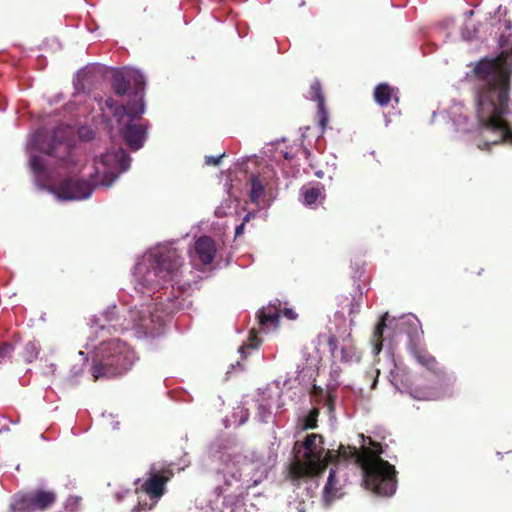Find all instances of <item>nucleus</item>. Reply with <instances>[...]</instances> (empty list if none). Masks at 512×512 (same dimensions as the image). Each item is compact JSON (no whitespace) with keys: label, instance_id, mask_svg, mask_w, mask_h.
<instances>
[{"label":"nucleus","instance_id":"30","mask_svg":"<svg viewBox=\"0 0 512 512\" xmlns=\"http://www.w3.org/2000/svg\"><path fill=\"white\" fill-rule=\"evenodd\" d=\"M78 134L79 137L85 141L91 140L94 136L93 130L89 127H81L78 131Z\"/></svg>","mask_w":512,"mask_h":512},{"label":"nucleus","instance_id":"1","mask_svg":"<svg viewBox=\"0 0 512 512\" xmlns=\"http://www.w3.org/2000/svg\"><path fill=\"white\" fill-rule=\"evenodd\" d=\"M183 258L179 251L170 245H159L147 251L134 268L135 290L141 294L152 296L154 309L142 304L118 315L117 307H108L100 316L90 319L91 326H98L102 331L117 327L121 330L136 329L139 333L148 334L154 330V323L159 322L163 315H170L180 308L178 296L174 292V284L180 282Z\"/></svg>","mask_w":512,"mask_h":512},{"label":"nucleus","instance_id":"36","mask_svg":"<svg viewBox=\"0 0 512 512\" xmlns=\"http://www.w3.org/2000/svg\"><path fill=\"white\" fill-rule=\"evenodd\" d=\"M245 224L241 223L235 228V237H239L244 233Z\"/></svg>","mask_w":512,"mask_h":512},{"label":"nucleus","instance_id":"32","mask_svg":"<svg viewBox=\"0 0 512 512\" xmlns=\"http://www.w3.org/2000/svg\"><path fill=\"white\" fill-rule=\"evenodd\" d=\"M225 156V153L218 157L208 156L206 157V163L209 165H219L221 162V159Z\"/></svg>","mask_w":512,"mask_h":512},{"label":"nucleus","instance_id":"34","mask_svg":"<svg viewBox=\"0 0 512 512\" xmlns=\"http://www.w3.org/2000/svg\"><path fill=\"white\" fill-rule=\"evenodd\" d=\"M105 106L107 108H109L110 110H112V112L114 113L116 108H118L120 105H117L116 101L110 97V98L106 99Z\"/></svg>","mask_w":512,"mask_h":512},{"label":"nucleus","instance_id":"5","mask_svg":"<svg viewBox=\"0 0 512 512\" xmlns=\"http://www.w3.org/2000/svg\"><path fill=\"white\" fill-rule=\"evenodd\" d=\"M130 161L123 148L107 151L95 162V173L89 180L68 177L53 186L51 192L66 201L87 199L97 185L111 186L121 173L129 169Z\"/></svg>","mask_w":512,"mask_h":512},{"label":"nucleus","instance_id":"12","mask_svg":"<svg viewBox=\"0 0 512 512\" xmlns=\"http://www.w3.org/2000/svg\"><path fill=\"white\" fill-rule=\"evenodd\" d=\"M309 96L312 100L317 101L318 103V114H319V124L324 130L327 122H328V112L325 108L324 104V96L321 90V84L319 81H314L311 84L310 90H309Z\"/></svg>","mask_w":512,"mask_h":512},{"label":"nucleus","instance_id":"13","mask_svg":"<svg viewBox=\"0 0 512 512\" xmlns=\"http://www.w3.org/2000/svg\"><path fill=\"white\" fill-rule=\"evenodd\" d=\"M29 166L33 173L38 177L49 178L53 173L52 163L40 155H31Z\"/></svg>","mask_w":512,"mask_h":512},{"label":"nucleus","instance_id":"17","mask_svg":"<svg viewBox=\"0 0 512 512\" xmlns=\"http://www.w3.org/2000/svg\"><path fill=\"white\" fill-rule=\"evenodd\" d=\"M280 310L275 304H271L267 309L259 311L258 318L261 325H278Z\"/></svg>","mask_w":512,"mask_h":512},{"label":"nucleus","instance_id":"37","mask_svg":"<svg viewBox=\"0 0 512 512\" xmlns=\"http://www.w3.org/2000/svg\"><path fill=\"white\" fill-rule=\"evenodd\" d=\"M336 338L334 336L330 337L329 340H328V345L330 347V350L332 353H334L335 349H336Z\"/></svg>","mask_w":512,"mask_h":512},{"label":"nucleus","instance_id":"10","mask_svg":"<svg viewBox=\"0 0 512 512\" xmlns=\"http://www.w3.org/2000/svg\"><path fill=\"white\" fill-rule=\"evenodd\" d=\"M339 373L337 370H333L330 373V379L327 383L326 390L320 386L313 385L311 389V395L315 397L319 402H323L327 406L330 414L335 411V403L337 398V389L340 385L338 381Z\"/></svg>","mask_w":512,"mask_h":512},{"label":"nucleus","instance_id":"43","mask_svg":"<svg viewBox=\"0 0 512 512\" xmlns=\"http://www.w3.org/2000/svg\"><path fill=\"white\" fill-rule=\"evenodd\" d=\"M248 414L246 413L245 416H242L240 424H243L247 420Z\"/></svg>","mask_w":512,"mask_h":512},{"label":"nucleus","instance_id":"26","mask_svg":"<svg viewBox=\"0 0 512 512\" xmlns=\"http://www.w3.org/2000/svg\"><path fill=\"white\" fill-rule=\"evenodd\" d=\"M413 397L419 400H437L442 397V394L437 390L416 391Z\"/></svg>","mask_w":512,"mask_h":512},{"label":"nucleus","instance_id":"41","mask_svg":"<svg viewBox=\"0 0 512 512\" xmlns=\"http://www.w3.org/2000/svg\"><path fill=\"white\" fill-rule=\"evenodd\" d=\"M339 449H342V448H356L355 446H351V445H348V446H344L343 444H340L338 446Z\"/></svg>","mask_w":512,"mask_h":512},{"label":"nucleus","instance_id":"20","mask_svg":"<svg viewBox=\"0 0 512 512\" xmlns=\"http://www.w3.org/2000/svg\"><path fill=\"white\" fill-rule=\"evenodd\" d=\"M301 440H297L294 444L293 448H298V443ZM324 444L323 436L317 433L306 434L302 440V444L299 448H321V445Z\"/></svg>","mask_w":512,"mask_h":512},{"label":"nucleus","instance_id":"3","mask_svg":"<svg viewBox=\"0 0 512 512\" xmlns=\"http://www.w3.org/2000/svg\"><path fill=\"white\" fill-rule=\"evenodd\" d=\"M384 450H293L287 470L290 481L299 485L321 476L336 459L350 461L362 470L367 489L377 495L392 496L397 489V471L382 459Z\"/></svg>","mask_w":512,"mask_h":512},{"label":"nucleus","instance_id":"40","mask_svg":"<svg viewBox=\"0 0 512 512\" xmlns=\"http://www.w3.org/2000/svg\"><path fill=\"white\" fill-rule=\"evenodd\" d=\"M9 428L7 425H2L0 426V433H2L3 431H7Z\"/></svg>","mask_w":512,"mask_h":512},{"label":"nucleus","instance_id":"31","mask_svg":"<svg viewBox=\"0 0 512 512\" xmlns=\"http://www.w3.org/2000/svg\"><path fill=\"white\" fill-rule=\"evenodd\" d=\"M340 352L342 361H351L354 356V352L351 347H342Z\"/></svg>","mask_w":512,"mask_h":512},{"label":"nucleus","instance_id":"6","mask_svg":"<svg viewBox=\"0 0 512 512\" xmlns=\"http://www.w3.org/2000/svg\"><path fill=\"white\" fill-rule=\"evenodd\" d=\"M135 360L134 351L121 340L103 341L95 351L91 374L94 380L121 376L132 367Z\"/></svg>","mask_w":512,"mask_h":512},{"label":"nucleus","instance_id":"28","mask_svg":"<svg viewBox=\"0 0 512 512\" xmlns=\"http://www.w3.org/2000/svg\"><path fill=\"white\" fill-rule=\"evenodd\" d=\"M231 209V200L227 199L224 202H222L218 207L215 209V215L218 218H222L227 216L230 213Z\"/></svg>","mask_w":512,"mask_h":512},{"label":"nucleus","instance_id":"44","mask_svg":"<svg viewBox=\"0 0 512 512\" xmlns=\"http://www.w3.org/2000/svg\"><path fill=\"white\" fill-rule=\"evenodd\" d=\"M316 175H317L318 177H322V172H317V173H316Z\"/></svg>","mask_w":512,"mask_h":512},{"label":"nucleus","instance_id":"23","mask_svg":"<svg viewBox=\"0 0 512 512\" xmlns=\"http://www.w3.org/2000/svg\"><path fill=\"white\" fill-rule=\"evenodd\" d=\"M338 480L336 479V473L333 468L329 471V476L327 479V483L324 486L323 492L324 496L327 499H331L337 496L338 488H337Z\"/></svg>","mask_w":512,"mask_h":512},{"label":"nucleus","instance_id":"33","mask_svg":"<svg viewBox=\"0 0 512 512\" xmlns=\"http://www.w3.org/2000/svg\"><path fill=\"white\" fill-rule=\"evenodd\" d=\"M282 315L288 318L289 320H295L297 318V313L291 308H284L282 311Z\"/></svg>","mask_w":512,"mask_h":512},{"label":"nucleus","instance_id":"35","mask_svg":"<svg viewBox=\"0 0 512 512\" xmlns=\"http://www.w3.org/2000/svg\"><path fill=\"white\" fill-rule=\"evenodd\" d=\"M367 439L369 440V444L372 445L371 448L382 449V448H387L388 447L387 443H375V442L372 441V439L370 437H368Z\"/></svg>","mask_w":512,"mask_h":512},{"label":"nucleus","instance_id":"18","mask_svg":"<svg viewBox=\"0 0 512 512\" xmlns=\"http://www.w3.org/2000/svg\"><path fill=\"white\" fill-rule=\"evenodd\" d=\"M462 104L458 103L455 104L451 108V118L453 120L454 125L456 126V129L461 132H470L471 127L468 126V118L464 115H462L461 112Z\"/></svg>","mask_w":512,"mask_h":512},{"label":"nucleus","instance_id":"22","mask_svg":"<svg viewBox=\"0 0 512 512\" xmlns=\"http://www.w3.org/2000/svg\"><path fill=\"white\" fill-rule=\"evenodd\" d=\"M251 185V201L257 203L260 198L264 196V184L260 180L258 175L252 174L250 177Z\"/></svg>","mask_w":512,"mask_h":512},{"label":"nucleus","instance_id":"45","mask_svg":"<svg viewBox=\"0 0 512 512\" xmlns=\"http://www.w3.org/2000/svg\"><path fill=\"white\" fill-rule=\"evenodd\" d=\"M250 347H257L258 343L249 345Z\"/></svg>","mask_w":512,"mask_h":512},{"label":"nucleus","instance_id":"2","mask_svg":"<svg viewBox=\"0 0 512 512\" xmlns=\"http://www.w3.org/2000/svg\"><path fill=\"white\" fill-rule=\"evenodd\" d=\"M511 74L512 66L507 61L482 59L467 75L473 83L478 124L483 134L492 135L483 144H478L482 150L503 142L512 145V130L505 120L511 113Z\"/></svg>","mask_w":512,"mask_h":512},{"label":"nucleus","instance_id":"9","mask_svg":"<svg viewBox=\"0 0 512 512\" xmlns=\"http://www.w3.org/2000/svg\"><path fill=\"white\" fill-rule=\"evenodd\" d=\"M173 475V471L168 468L151 471L142 483L141 491L147 494L151 500H159L166 492V484Z\"/></svg>","mask_w":512,"mask_h":512},{"label":"nucleus","instance_id":"38","mask_svg":"<svg viewBox=\"0 0 512 512\" xmlns=\"http://www.w3.org/2000/svg\"><path fill=\"white\" fill-rule=\"evenodd\" d=\"M254 217H255V214H254V213L249 212V213H247V214L245 215V217L243 218L242 223L246 224L247 222H249V221H250V219H252V218H254Z\"/></svg>","mask_w":512,"mask_h":512},{"label":"nucleus","instance_id":"14","mask_svg":"<svg viewBox=\"0 0 512 512\" xmlns=\"http://www.w3.org/2000/svg\"><path fill=\"white\" fill-rule=\"evenodd\" d=\"M411 351L419 364L426 367L429 371L437 375L441 373V369L439 367L437 360L426 350L412 347Z\"/></svg>","mask_w":512,"mask_h":512},{"label":"nucleus","instance_id":"27","mask_svg":"<svg viewBox=\"0 0 512 512\" xmlns=\"http://www.w3.org/2000/svg\"><path fill=\"white\" fill-rule=\"evenodd\" d=\"M87 362V358L84 356L83 352H79V360L78 363L74 364L71 367L70 373L72 377H77L83 371L84 365Z\"/></svg>","mask_w":512,"mask_h":512},{"label":"nucleus","instance_id":"7","mask_svg":"<svg viewBox=\"0 0 512 512\" xmlns=\"http://www.w3.org/2000/svg\"><path fill=\"white\" fill-rule=\"evenodd\" d=\"M75 140L68 126H58L51 132L46 129L37 130L28 140L27 147L31 151L44 153L55 159V164L69 167L74 162Z\"/></svg>","mask_w":512,"mask_h":512},{"label":"nucleus","instance_id":"16","mask_svg":"<svg viewBox=\"0 0 512 512\" xmlns=\"http://www.w3.org/2000/svg\"><path fill=\"white\" fill-rule=\"evenodd\" d=\"M301 195L303 197L304 204L312 206L318 199L324 198V187L321 184H317L312 187H303L301 189Z\"/></svg>","mask_w":512,"mask_h":512},{"label":"nucleus","instance_id":"8","mask_svg":"<svg viewBox=\"0 0 512 512\" xmlns=\"http://www.w3.org/2000/svg\"><path fill=\"white\" fill-rule=\"evenodd\" d=\"M56 502V494L51 490H32L17 494L13 503L14 512H42Z\"/></svg>","mask_w":512,"mask_h":512},{"label":"nucleus","instance_id":"19","mask_svg":"<svg viewBox=\"0 0 512 512\" xmlns=\"http://www.w3.org/2000/svg\"><path fill=\"white\" fill-rule=\"evenodd\" d=\"M388 319H389V314L385 313L382 316L381 321L379 322V324L377 325V327L375 328V330L373 332L372 342L374 344V351L376 354H378L382 349V335H383V330L386 327V323H387Z\"/></svg>","mask_w":512,"mask_h":512},{"label":"nucleus","instance_id":"4","mask_svg":"<svg viewBox=\"0 0 512 512\" xmlns=\"http://www.w3.org/2000/svg\"><path fill=\"white\" fill-rule=\"evenodd\" d=\"M145 83L144 75L136 69L114 71L111 78V86L116 95L124 96L131 91V100L127 105L121 104L116 108L114 117L121 126L120 134L123 140L134 151L140 149L146 139V127L135 123L145 112Z\"/></svg>","mask_w":512,"mask_h":512},{"label":"nucleus","instance_id":"29","mask_svg":"<svg viewBox=\"0 0 512 512\" xmlns=\"http://www.w3.org/2000/svg\"><path fill=\"white\" fill-rule=\"evenodd\" d=\"M14 345L9 342L0 343V358L2 359H10L12 353L14 352Z\"/></svg>","mask_w":512,"mask_h":512},{"label":"nucleus","instance_id":"39","mask_svg":"<svg viewBox=\"0 0 512 512\" xmlns=\"http://www.w3.org/2000/svg\"><path fill=\"white\" fill-rule=\"evenodd\" d=\"M360 437L363 439V443L361 444V446H360L359 448H361V449L368 448V447L366 446V442H365V437H364V435H360Z\"/></svg>","mask_w":512,"mask_h":512},{"label":"nucleus","instance_id":"11","mask_svg":"<svg viewBox=\"0 0 512 512\" xmlns=\"http://www.w3.org/2000/svg\"><path fill=\"white\" fill-rule=\"evenodd\" d=\"M195 251L204 265L211 264L216 253L214 241L208 236L200 237L195 243Z\"/></svg>","mask_w":512,"mask_h":512},{"label":"nucleus","instance_id":"21","mask_svg":"<svg viewBox=\"0 0 512 512\" xmlns=\"http://www.w3.org/2000/svg\"><path fill=\"white\" fill-rule=\"evenodd\" d=\"M272 405L271 403L265 398L262 397L257 400V418L260 422H268L272 415Z\"/></svg>","mask_w":512,"mask_h":512},{"label":"nucleus","instance_id":"15","mask_svg":"<svg viewBox=\"0 0 512 512\" xmlns=\"http://www.w3.org/2000/svg\"><path fill=\"white\" fill-rule=\"evenodd\" d=\"M392 98L396 102L399 101L398 96L394 94V89L390 85L387 83H381L376 86L374 90V99L377 104L380 106H386L389 104Z\"/></svg>","mask_w":512,"mask_h":512},{"label":"nucleus","instance_id":"25","mask_svg":"<svg viewBox=\"0 0 512 512\" xmlns=\"http://www.w3.org/2000/svg\"><path fill=\"white\" fill-rule=\"evenodd\" d=\"M38 352L39 349L37 345L34 342L29 341L23 347L22 357L26 362L30 363L37 358Z\"/></svg>","mask_w":512,"mask_h":512},{"label":"nucleus","instance_id":"42","mask_svg":"<svg viewBox=\"0 0 512 512\" xmlns=\"http://www.w3.org/2000/svg\"><path fill=\"white\" fill-rule=\"evenodd\" d=\"M246 347H247L246 345H242V346H240V347H239V352H240L241 354H243V353H244V350H245V348H246Z\"/></svg>","mask_w":512,"mask_h":512},{"label":"nucleus","instance_id":"24","mask_svg":"<svg viewBox=\"0 0 512 512\" xmlns=\"http://www.w3.org/2000/svg\"><path fill=\"white\" fill-rule=\"evenodd\" d=\"M319 409L313 408L302 420V430L314 429L317 427Z\"/></svg>","mask_w":512,"mask_h":512}]
</instances>
